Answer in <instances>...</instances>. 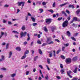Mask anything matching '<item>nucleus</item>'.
Instances as JSON below:
<instances>
[{"instance_id":"1","label":"nucleus","mask_w":80,"mask_h":80,"mask_svg":"<svg viewBox=\"0 0 80 80\" xmlns=\"http://www.w3.org/2000/svg\"><path fill=\"white\" fill-rule=\"evenodd\" d=\"M68 25V21L67 20H66L62 23V27L65 28V27H67Z\"/></svg>"},{"instance_id":"2","label":"nucleus","mask_w":80,"mask_h":80,"mask_svg":"<svg viewBox=\"0 0 80 80\" xmlns=\"http://www.w3.org/2000/svg\"><path fill=\"white\" fill-rule=\"evenodd\" d=\"M20 35H21V38H22V37H25L27 35V32H25L24 33L23 32H21L20 33Z\"/></svg>"},{"instance_id":"3","label":"nucleus","mask_w":80,"mask_h":80,"mask_svg":"<svg viewBox=\"0 0 80 80\" xmlns=\"http://www.w3.org/2000/svg\"><path fill=\"white\" fill-rule=\"evenodd\" d=\"M45 22L47 24H50L51 22H52V19H46Z\"/></svg>"},{"instance_id":"4","label":"nucleus","mask_w":80,"mask_h":80,"mask_svg":"<svg viewBox=\"0 0 80 80\" xmlns=\"http://www.w3.org/2000/svg\"><path fill=\"white\" fill-rule=\"evenodd\" d=\"M68 75L69 77L70 78H72V76L70 75V74L72 73V72L71 71H69L67 72Z\"/></svg>"},{"instance_id":"5","label":"nucleus","mask_w":80,"mask_h":80,"mask_svg":"<svg viewBox=\"0 0 80 80\" xmlns=\"http://www.w3.org/2000/svg\"><path fill=\"white\" fill-rule=\"evenodd\" d=\"M46 43L48 45H50V44H53L54 43L53 42V41H51L50 42V41H47L46 42Z\"/></svg>"},{"instance_id":"6","label":"nucleus","mask_w":80,"mask_h":80,"mask_svg":"<svg viewBox=\"0 0 80 80\" xmlns=\"http://www.w3.org/2000/svg\"><path fill=\"white\" fill-rule=\"evenodd\" d=\"M23 4H25V2H18V7H20L21 5H23Z\"/></svg>"},{"instance_id":"7","label":"nucleus","mask_w":80,"mask_h":80,"mask_svg":"<svg viewBox=\"0 0 80 80\" xmlns=\"http://www.w3.org/2000/svg\"><path fill=\"white\" fill-rule=\"evenodd\" d=\"M66 63H68L71 62V59L70 58H68L66 59Z\"/></svg>"},{"instance_id":"8","label":"nucleus","mask_w":80,"mask_h":80,"mask_svg":"<svg viewBox=\"0 0 80 80\" xmlns=\"http://www.w3.org/2000/svg\"><path fill=\"white\" fill-rule=\"evenodd\" d=\"M69 3L68 2H66L63 3L62 4H61L60 5V7H63V6H65V5H67V4H68Z\"/></svg>"},{"instance_id":"9","label":"nucleus","mask_w":80,"mask_h":80,"mask_svg":"<svg viewBox=\"0 0 80 80\" xmlns=\"http://www.w3.org/2000/svg\"><path fill=\"white\" fill-rule=\"evenodd\" d=\"M77 70H78V68H76L73 71V72L74 73H77Z\"/></svg>"},{"instance_id":"10","label":"nucleus","mask_w":80,"mask_h":80,"mask_svg":"<svg viewBox=\"0 0 80 80\" xmlns=\"http://www.w3.org/2000/svg\"><path fill=\"white\" fill-rule=\"evenodd\" d=\"M62 14H63L64 15V16H65V17H67V14L65 12L62 11Z\"/></svg>"},{"instance_id":"11","label":"nucleus","mask_w":80,"mask_h":80,"mask_svg":"<svg viewBox=\"0 0 80 80\" xmlns=\"http://www.w3.org/2000/svg\"><path fill=\"white\" fill-rule=\"evenodd\" d=\"M16 49L18 51H20V50H21V48L20 47H18L16 48Z\"/></svg>"},{"instance_id":"12","label":"nucleus","mask_w":80,"mask_h":80,"mask_svg":"<svg viewBox=\"0 0 80 80\" xmlns=\"http://www.w3.org/2000/svg\"><path fill=\"white\" fill-rule=\"evenodd\" d=\"M38 52L40 55L43 54V52H42V50L40 49H38Z\"/></svg>"},{"instance_id":"13","label":"nucleus","mask_w":80,"mask_h":80,"mask_svg":"<svg viewBox=\"0 0 80 80\" xmlns=\"http://www.w3.org/2000/svg\"><path fill=\"white\" fill-rule=\"evenodd\" d=\"M55 29H56V27H51L52 31L53 32H54V30H55Z\"/></svg>"},{"instance_id":"14","label":"nucleus","mask_w":80,"mask_h":80,"mask_svg":"<svg viewBox=\"0 0 80 80\" xmlns=\"http://www.w3.org/2000/svg\"><path fill=\"white\" fill-rule=\"evenodd\" d=\"M67 33L68 37H70V35H71V34H70V32H69V31H67Z\"/></svg>"},{"instance_id":"15","label":"nucleus","mask_w":80,"mask_h":80,"mask_svg":"<svg viewBox=\"0 0 80 80\" xmlns=\"http://www.w3.org/2000/svg\"><path fill=\"white\" fill-rule=\"evenodd\" d=\"M68 8H74L75 7H74V6H73V5H69L68 6Z\"/></svg>"},{"instance_id":"16","label":"nucleus","mask_w":80,"mask_h":80,"mask_svg":"<svg viewBox=\"0 0 80 80\" xmlns=\"http://www.w3.org/2000/svg\"><path fill=\"white\" fill-rule=\"evenodd\" d=\"M27 57V55L24 54V56H23L21 58V59L22 60H23V59H25V58Z\"/></svg>"},{"instance_id":"17","label":"nucleus","mask_w":80,"mask_h":80,"mask_svg":"<svg viewBox=\"0 0 80 80\" xmlns=\"http://www.w3.org/2000/svg\"><path fill=\"white\" fill-rule=\"evenodd\" d=\"M65 72L64 69H63L60 70V72L62 74H63V73Z\"/></svg>"},{"instance_id":"18","label":"nucleus","mask_w":80,"mask_h":80,"mask_svg":"<svg viewBox=\"0 0 80 80\" xmlns=\"http://www.w3.org/2000/svg\"><path fill=\"white\" fill-rule=\"evenodd\" d=\"M80 9H78L77 11L76 12L77 15H78V14H79L80 13Z\"/></svg>"},{"instance_id":"19","label":"nucleus","mask_w":80,"mask_h":80,"mask_svg":"<svg viewBox=\"0 0 80 80\" xmlns=\"http://www.w3.org/2000/svg\"><path fill=\"white\" fill-rule=\"evenodd\" d=\"M29 53V51L28 50H26L24 52V55H26V54H28Z\"/></svg>"},{"instance_id":"20","label":"nucleus","mask_w":80,"mask_h":80,"mask_svg":"<svg viewBox=\"0 0 80 80\" xmlns=\"http://www.w3.org/2000/svg\"><path fill=\"white\" fill-rule=\"evenodd\" d=\"M48 12H51V13H53L54 12L53 11L52 9L48 10Z\"/></svg>"},{"instance_id":"21","label":"nucleus","mask_w":80,"mask_h":80,"mask_svg":"<svg viewBox=\"0 0 80 80\" xmlns=\"http://www.w3.org/2000/svg\"><path fill=\"white\" fill-rule=\"evenodd\" d=\"M21 29L22 30H25V25L23 26L21 28Z\"/></svg>"},{"instance_id":"22","label":"nucleus","mask_w":80,"mask_h":80,"mask_svg":"<svg viewBox=\"0 0 80 80\" xmlns=\"http://www.w3.org/2000/svg\"><path fill=\"white\" fill-rule=\"evenodd\" d=\"M36 4H39V5H41V4H42V1H37Z\"/></svg>"},{"instance_id":"23","label":"nucleus","mask_w":80,"mask_h":80,"mask_svg":"<svg viewBox=\"0 0 80 80\" xmlns=\"http://www.w3.org/2000/svg\"><path fill=\"white\" fill-rule=\"evenodd\" d=\"M47 40L48 41H51L52 40V38H51V37L47 38Z\"/></svg>"},{"instance_id":"24","label":"nucleus","mask_w":80,"mask_h":80,"mask_svg":"<svg viewBox=\"0 0 80 80\" xmlns=\"http://www.w3.org/2000/svg\"><path fill=\"white\" fill-rule=\"evenodd\" d=\"M27 36H28V39H27V40L28 41H29V40L30 39V34H29L28 33L27 34Z\"/></svg>"},{"instance_id":"25","label":"nucleus","mask_w":80,"mask_h":80,"mask_svg":"<svg viewBox=\"0 0 80 80\" xmlns=\"http://www.w3.org/2000/svg\"><path fill=\"white\" fill-rule=\"evenodd\" d=\"M49 57H52L53 55L52 53H51V52H49Z\"/></svg>"},{"instance_id":"26","label":"nucleus","mask_w":80,"mask_h":80,"mask_svg":"<svg viewBox=\"0 0 80 80\" xmlns=\"http://www.w3.org/2000/svg\"><path fill=\"white\" fill-rule=\"evenodd\" d=\"M47 61L48 63V64H50V59L47 58Z\"/></svg>"},{"instance_id":"27","label":"nucleus","mask_w":80,"mask_h":80,"mask_svg":"<svg viewBox=\"0 0 80 80\" xmlns=\"http://www.w3.org/2000/svg\"><path fill=\"white\" fill-rule=\"evenodd\" d=\"M61 58H62V59H63L64 60L65 59V57L63 55H61Z\"/></svg>"},{"instance_id":"28","label":"nucleus","mask_w":80,"mask_h":80,"mask_svg":"<svg viewBox=\"0 0 80 80\" xmlns=\"http://www.w3.org/2000/svg\"><path fill=\"white\" fill-rule=\"evenodd\" d=\"M64 45L65 47H68V46H69V43H67L66 44L64 43Z\"/></svg>"},{"instance_id":"29","label":"nucleus","mask_w":80,"mask_h":80,"mask_svg":"<svg viewBox=\"0 0 80 80\" xmlns=\"http://www.w3.org/2000/svg\"><path fill=\"white\" fill-rule=\"evenodd\" d=\"M73 20L76 21H77V17H74L73 18Z\"/></svg>"},{"instance_id":"30","label":"nucleus","mask_w":80,"mask_h":80,"mask_svg":"<svg viewBox=\"0 0 80 80\" xmlns=\"http://www.w3.org/2000/svg\"><path fill=\"white\" fill-rule=\"evenodd\" d=\"M39 10L40 12V13H42V12H43V9H42V8H40L39 9Z\"/></svg>"},{"instance_id":"31","label":"nucleus","mask_w":80,"mask_h":80,"mask_svg":"<svg viewBox=\"0 0 80 80\" xmlns=\"http://www.w3.org/2000/svg\"><path fill=\"white\" fill-rule=\"evenodd\" d=\"M16 75V74L13 73L11 75V77H14Z\"/></svg>"},{"instance_id":"32","label":"nucleus","mask_w":80,"mask_h":80,"mask_svg":"<svg viewBox=\"0 0 80 80\" xmlns=\"http://www.w3.org/2000/svg\"><path fill=\"white\" fill-rule=\"evenodd\" d=\"M44 30L45 32H48V29H47V28L45 27L44 28Z\"/></svg>"},{"instance_id":"33","label":"nucleus","mask_w":80,"mask_h":80,"mask_svg":"<svg viewBox=\"0 0 80 80\" xmlns=\"http://www.w3.org/2000/svg\"><path fill=\"white\" fill-rule=\"evenodd\" d=\"M71 39L72 40H74V41H77V40L76 39H75V38L73 37H71Z\"/></svg>"},{"instance_id":"34","label":"nucleus","mask_w":80,"mask_h":80,"mask_svg":"<svg viewBox=\"0 0 80 80\" xmlns=\"http://www.w3.org/2000/svg\"><path fill=\"white\" fill-rule=\"evenodd\" d=\"M31 19L33 22H35V19L33 17H31Z\"/></svg>"},{"instance_id":"35","label":"nucleus","mask_w":80,"mask_h":80,"mask_svg":"<svg viewBox=\"0 0 80 80\" xmlns=\"http://www.w3.org/2000/svg\"><path fill=\"white\" fill-rule=\"evenodd\" d=\"M37 43L40 44V45H41V44H42V42H41V41H40L38 40L37 41Z\"/></svg>"},{"instance_id":"36","label":"nucleus","mask_w":80,"mask_h":80,"mask_svg":"<svg viewBox=\"0 0 80 80\" xmlns=\"http://www.w3.org/2000/svg\"><path fill=\"white\" fill-rule=\"evenodd\" d=\"M45 78L47 80L48 79V75H46V76L45 77Z\"/></svg>"},{"instance_id":"37","label":"nucleus","mask_w":80,"mask_h":80,"mask_svg":"<svg viewBox=\"0 0 80 80\" xmlns=\"http://www.w3.org/2000/svg\"><path fill=\"white\" fill-rule=\"evenodd\" d=\"M37 58H38V56H36L35 57H34V61H36L37 60Z\"/></svg>"},{"instance_id":"38","label":"nucleus","mask_w":80,"mask_h":80,"mask_svg":"<svg viewBox=\"0 0 80 80\" xmlns=\"http://www.w3.org/2000/svg\"><path fill=\"white\" fill-rule=\"evenodd\" d=\"M77 57L76 56L73 59H72V60L73 61H75V60H77Z\"/></svg>"},{"instance_id":"39","label":"nucleus","mask_w":80,"mask_h":80,"mask_svg":"<svg viewBox=\"0 0 80 80\" xmlns=\"http://www.w3.org/2000/svg\"><path fill=\"white\" fill-rule=\"evenodd\" d=\"M1 59L2 60H5V57L4 56L2 55L1 56Z\"/></svg>"},{"instance_id":"40","label":"nucleus","mask_w":80,"mask_h":80,"mask_svg":"<svg viewBox=\"0 0 80 80\" xmlns=\"http://www.w3.org/2000/svg\"><path fill=\"white\" fill-rule=\"evenodd\" d=\"M62 18H63L61 17V18H59L58 19V20H59V21H60V20H62Z\"/></svg>"},{"instance_id":"41","label":"nucleus","mask_w":80,"mask_h":80,"mask_svg":"<svg viewBox=\"0 0 80 80\" xmlns=\"http://www.w3.org/2000/svg\"><path fill=\"white\" fill-rule=\"evenodd\" d=\"M56 4H55V2H54L52 4L53 7L54 8L55 7Z\"/></svg>"},{"instance_id":"42","label":"nucleus","mask_w":80,"mask_h":80,"mask_svg":"<svg viewBox=\"0 0 80 80\" xmlns=\"http://www.w3.org/2000/svg\"><path fill=\"white\" fill-rule=\"evenodd\" d=\"M60 67L61 68H63V64H60Z\"/></svg>"},{"instance_id":"43","label":"nucleus","mask_w":80,"mask_h":80,"mask_svg":"<svg viewBox=\"0 0 80 80\" xmlns=\"http://www.w3.org/2000/svg\"><path fill=\"white\" fill-rule=\"evenodd\" d=\"M53 52L54 56L56 57V52H55V51H53Z\"/></svg>"},{"instance_id":"44","label":"nucleus","mask_w":80,"mask_h":80,"mask_svg":"<svg viewBox=\"0 0 80 80\" xmlns=\"http://www.w3.org/2000/svg\"><path fill=\"white\" fill-rule=\"evenodd\" d=\"M8 45H9L8 43L6 46V49H8Z\"/></svg>"},{"instance_id":"45","label":"nucleus","mask_w":80,"mask_h":80,"mask_svg":"<svg viewBox=\"0 0 80 80\" xmlns=\"http://www.w3.org/2000/svg\"><path fill=\"white\" fill-rule=\"evenodd\" d=\"M12 32L13 33H17V34H18V32H17V31H13Z\"/></svg>"},{"instance_id":"46","label":"nucleus","mask_w":80,"mask_h":80,"mask_svg":"<svg viewBox=\"0 0 80 80\" xmlns=\"http://www.w3.org/2000/svg\"><path fill=\"white\" fill-rule=\"evenodd\" d=\"M78 80V78H74L72 79V80Z\"/></svg>"},{"instance_id":"47","label":"nucleus","mask_w":80,"mask_h":80,"mask_svg":"<svg viewBox=\"0 0 80 80\" xmlns=\"http://www.w3.org/2000/svg\"><path fill=\"white\" fill-rule=\"evenodd\" d=\"M47 45L48 44L47 43H44L42 44V47H43V46H46V45Z\"/></svg>"},{"instance_id":"48","label":"nucleus","mask_w":80,"mask_h":80,"mask_svg":"<svg viewBox=\"0 0 80 80\" xmlns=\"http://www.w3.org/2000/svg\"><path fill=\"white\" fill-rule=\"evenodd\" d=\"M42 5H46V4H47V2H42Z\"/></svg>"},{"instance_id":"49","label":"nucleus","mask_w":80,"mask_h":80,"mask_svg":"<svg viewBox=\"0 0 80 80\" xmlns=\"http://www.w3.org/2000/svg\"><path fill=\"white\" fill-rule=\"evenodd\" d=\"M78 33H74V36L75 37H77V35H78Z\"/></svg>"},{"instance_id":"50","label":"nucleus","mask_w":80,"mask_h":80,"mask_svg":"<svg viewBox=\"0 0 80 80\" xmlns=\"http://www.w3.org/2000/svg\"><path fill=\"white\" fill-rule=\"evenodd\" d=\"M65 47H62V51H64V50H65Z\"/></svg>"},{"instance_id":"51","label":"nucleus","mask_w":80,"mask_h":80,"mask_svg":"<svg viewBox=\"0 0 80 80\" xmlns=\"http://www.w3.org/2000/svg\"><path fill=\"white\" fill-rule=\"evenodd\" d=\"M1 70H6L7 69L5 68H1Z\"/></svg>"},{"instance_id":"52","label":"nucleus","mask_w":80,"mask_h":80,"mask_svg":"<svg viewBox=\"0 0 80 80\" xmlns=\"http://www.w3.org/2000/svg\"><path fill=\"white\" fill-rule=\"evenodd\" d=\"M55 41H56V42H58V43H60V40H59L58 39H55Z\"/></svg>"},{"instance_id":"53","label":"nucleus","mask_w":80,"mask_h":80,"mask_svg":"<svg viewBox=\"0 0 80 80\" xmlns=\"http://www.w3.org/2000/svg\"><path fill=\"white\" fill-rule=\"evenodd\" d=\"M56 78H57V79H58V80H60V78H60V76H57L56 77Z\"/></svg>"},{"instance_id":"54","label":"nucleus","mask_w":80,"mask_h":80,"mask_svg":"<svg viewBox=\"0 0 80 80\" xmlns=\"http://www.w3.org/2000/svg\"><path fill=\"white\" fill-rule=\"evenodd\" d=\"M2 22H3V23H6V22H7V20H5V19H3V20H2Z\"/></svg>"},{"instance_id":"55","label":"nucleus","mask_w":80,"mask_h":80,"mask_svg":"<svg viewBox=\"0 0 80 80\" xmlns=\"http://www.w3.org/2000/svg\"><path fill=\"white\" fill-rule=\"evenodd\" d=\"M39 67L41 68V69H43V67H42V65H39Z\"/></svg>"},{"instance_id":"56","label":"nucleus","mask_w":80,"mask_h":80,"mask_svg":"<svg viewBox=\"0 0 80 80\" xmlns=\"http://www.w3.org/2000/svg\"><path fill=\"white\" fill-rule=\"evenodd\" d=\"M9 7V6L8 5H7V4H6L5 6H4V7H6V8H8V7Z\"/></svg>"},{"instance_id":"57","label":"nucleus","mask_w":80,"mask_h":80,"mask_svg":"<svg viewBox=\"0 0 80 80\" xmlns=\"http://www.w3.org/2000/svg\"><path fill=\"white\" fill-rule=\"evenodd\" d=\"M66 12L68 13V14H70V12H69L68 10L67 9L66 10Z\"/></svg>"},{"instance_id":"58","label":"nucleus","mask_w":80,"mask_h":80,"mask_svg":"<svg viewBox=\"0 0 80 80\" xmlns=\"http://www.w3.org/2000/svg\"><path fill=\"white\" fill-rule=\"evenodd\" d=\"M26 75H29V71H26Z\"/></svg>"},{"instance_id":"59","label":"nucleus","mask_w":80,"mask_h":80,"mask_svg":"<svg viewBox=\"0 0 80 80\" xmlns=\"http://www.w3.org/2000/svg\"><path fill=\"white\" fill-rule=\"evenodd\" d=\"M37 25V23H33V26H36Z\"/></svg>"},{"instance_id":"60","label":"nucleus","mask_w":80,"mask_h":80,"mask_svg":"<svg viewBox=\"0 0 80 80\" xmlns=\"http://www.w3.org/2000/svg\"><path fill=\"white\" fill-rule=\"evenodd\" d=\"M60 52V50H58L56 52L57 54H58V53H59V52Z\"/></svg>"},{"instance_id":"61","label":"nucleus","mask_w":80,"mask_h":80,"mask_svg":"<svg viewBox=\"0 0 80 80\" xmlns=\"http://www.w3.org/2000/svg\"><path fill=\"white\" fill-rule=\"evenodd\" d=\"M46 67H47L48 70H50V68H48V65H46Z\"/></svg>"},{"instance_id":"62","label":"nucleus","mask_w":80,"mask_h":80,"mask_svg":"<svg viewBox=\"0 0 80 80\" xmlns=\"http://www.w3.org/2000/svg\"><path fill=\"white\" fill-rule=\"evenodd\" d=\"M31 52H32V54H33V53H34V50H31Z\"/></svg>"},{"instance_id":"63","label":"nucleus","mask_w":80,"mask_h":80,"mask_svg":"<svg viewBox=\"0 0 80 80\" xmlns=\"http://www.w3.org/2000/svg\"><path fill=\"white\" fill-rule=\"evenodd\" d=\"M70 16L68 18V20L69 21L70 20Z\"/></svg>"},{"instance_id":"64","label":"nucleus","mask_w":80,"mask_h":80,"mask_svg":"<svg viewBox=\"0 0 80 80\" xmlns=\"http://www.w3.org/2000/svg\"><path fill=\"white\" fill-rule=\"evenodd\" d=\"M38 80H42V78L41 77H39V78H38Z\"/></svg>"}]
</instances>
